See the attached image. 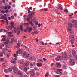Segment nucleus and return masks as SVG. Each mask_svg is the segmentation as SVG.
I'll return each mask as SVG.
<instances>
[{
  "instance_id": "nucleus-1",
  "label": "nucleus",
  "mask_w": 77,
  "mask_h": 77,
  "mask_svg": "<svg viewBox=\"0 0 77 77\" xmlns=\"http://www.w3.org/2000/svg\"><path fill=\"white\" fill-rule=\"evenodd\" d=\"M62 56L63 57L64 59V60H66L67 59V57H68V54L67 53L65 52L64 53H63L62 54Z\"/></svg>"
},
{
  "instance_id": "nucleus-2",
  "label": "nucleus",
  "mask_w": 77,
  "mask_h": 77,
  "mask_svg": "<svg viewBox=\"0 0 77 77\" xmlns=\"http://www.w3.org/2000/svg\"><path fill=\"white\" fill-rule=\"evenodd\" d=\"M62 58L63 57L62 56H58L55 58V59L57 61H59V60H61Z\"/></svg>"
},
{
  "instance_id": "nucleus-3",
  "label": "nucleus",
  "mask_w": 77,
  "mask_h": 77,
  "mask_svg": "<svg viewBox=\"0 0 77 77\" xmlns=\"http://www.w3.org/2000/svg\"><path fill=\"white\" fill-rule=\"evenodd\" d=\"M69 60L71 65H74L75 64V61H74V59H71Z\"/></svg>"
},
{
  "instance_id": "nucleus-4",
  "label": "nucleus",
  "mask_w": 77,
  "mask_h": 77,
  "mask_svg": "<svg viewBox=\"0 0 77 77\" xmlns=\"http://www.w3.org/2000/svg\"><path fill=\"white\" fill-rule=\"evenodd\" d=\"M57 70L58 71V72L57 73V74L60 75L62 74V72L61 71H62V69H57Z\"/></svg>"
},
{
  "instance_id": "nucleus-5",
  "label": "nucleus",
  "mask_w": 77,
  "mask_h": 77,
  "mask_svg": "<svg viewBox=\"0 0 77 77\" xmlns=\"http://www.w3.org/2000/svg\"><path fill=\"white\" fill-rule=\"evenodd\" d=\"M30 73L31 75V77H35V73L34 71H30Z\"/></svg>"
},
{
  "instance_id": "nucleus-6",
  "label": "nucleus",
  "mask_w": 77,
  "mask_h": 77,
  "mask_svg": "<svg viewBox=\"0 0 77 77\" xmlns=\"http://www.w3.org/2000/svg\"><path fill=\"white\" fill-rule=\"evenodd\" d=\"M26 29L29 32H30L32 30V28L29 26H27Z\"/></svg>"
},
{
  "instance_id": "nucleus-7",
  "label": "nucleus",
  "mask_w": 77,
  "mask_h": 77,
  "mask_svg": "<svg viewBox=\"0 0 77 77\" xmlns=\"http://www.w3.org/2000/svg\"><path fill=\"white\" fill-rule=\"evenodd\" d=\"M56 65L57 68H60L61 67V65L59 63H56Z\"/></svg>"
},
{
  "instance_id": "nucleus-8",
  "label": "nucleus",
  "mask_w": 77,
  "mask_h": 77,
  "mask_svg": "<svg viewBox=\"0 0 77 77\" xmlns=\"http://www.w3.org/2000/svg\"><path fill=\"white\" fill-rule=\"evenodd\" d=\"M57 9H60V10H63V8H62V6L60 4H59L58 5V8H57Z\"/></svg>"
},
{
  "instance_id": "nucleus-9",
  "label": "nucleus",
  "mask_w": 77,
  "mask_h": 77,
  "mask_svg": "<svg viewBox=\"0 0 77 77\" xmlns=\"http://www.w3.org/2000/svg\"><path fill=\"white\" fill-rule=\"evenodd\" d=\"M12 68L14 70V71H17V68L15 67V66H12Z\"/></svg>"
},
{
  "instance_id": "nucleus-10",
  "label": "nucleus",
  "mask_w": 77,
  "mask_h": 77,
  "mask_svg": "<svg viewBox=\"0 0 77 77\" xmlns=\"http://www.w3.org/2000/svg\"><path fill=\"white\" fill-rule=\"evenodd\" d=\"M68 32L70 33H72V30L71 29H69V27H68Z\"/></svg>"
},
{
  "instance_id": "nucleus-11",
  "label": "nucleus",
  "mask_w": 77,
  "mask_h": 77,
  "mask_svg": "<svg viewBox=\"0 0 77 77\" xmlns=\"http://www.w3.org/2000/svg\"><path fill=\"white\" fill-rule=\"evenodd\" d=\"M68 25H69V27H73V25L72 24V23H69L68 24Z\"/></svg>"
},
{
  "instance_id": "nucleus-12",
  "label": "nucleus",
  "mask_w": 77,
  "mask_h": 77,
  "mask_svg": "<svg viewBox=\"0 0 77 77\" xmlns=\"http://www.w3.org/2000/svg\"><path fill=\"white\" fill-rule=\"evenodd\" d=\"M72 53L73 56H75V55H76V51L74 50H73L72 51Z\"/></svg>"
},
{
  "instance_id": "nucleus-13",
  "label": "nucleus",
  "mask_w": 77,
  "mask_h": 77,
  "mask_svg": "<svg viewBox=\"0 0 77 77\" xmlns=\"http://www.w3.org/2000/svg\"><path fill=\"white\" fill-rule=\"evenodd\" d=\"M42 65V63H38L37 64V65L38 66H39V67L41 66Z\"/></svg>"
},
{
  "instance_id": "nucleus-14",
  "label": "nucleus",
  "mask_w": 77,
  "mask_h": 77,
  "mask_svg": "<svg viewBox=\"0 0 77 77\" xmlns=\"http://www.w3.org/2000/svg\"><path fill=\"white\" fill-rule=\"evenodd\" d=\"M29 23L30 24L32 27H33L34 26V24H33V22L32 21H30L29 22Z\"/></svg>"
},
{
  "instance_id": "nucleus-15",
  "label": "nucleus",
  "mask_w": 77,
  "mask_h": 77,
  "mask_svg": "<svg viewBox=\"0 0 77 77\" xmlns=\"http://www.w3.org/2000/svg\"><path fill=\"white\" fill-rule=\"evenodd\" d=\"M6 28H7L8 30H9V29L12 30V28L11 26H9L8 27H6Z\"/></svg>"
},
{
  "instance_id": "nucleus-16",
  "label": "nucleus",
  "mask_w": 77,
  "mask_h": 77,
  "mask_svg": "<svg viewBox=\"0 0 77 77\" xmlns=\"http://www.w3.org/2000/svg\"><path fill=\"white\" fill-rule=\"evenodd\" d=\"M9 42V40H7L6 41L4 42V44L5 45H7L8 44V42Z\"/></svg>"
},
{
  "instance_id": "nucleus-17",
  "label": "nucleus",
  "mask_w": 77,
  "mask_h": 77,
  "mask_svg": "<svg viewBox=\"0 0 77 77\" xmlns=\"http://www.w3.org/2000/svg\"><path fill=\"white\" fill-rule=\"evenodd\" d=\"M3 47H4V45L2 43L0 44V49H2Z\"/></svg>"
},
{
  "instance_id": "nucleus-18",
  "label": "nucleus",
  "mask_w": 77,
  "mask_h": 77,
  "mask_svg": "<svg viewBox=\"0 0 77 77\" xmlns=\"http://www.w3.org/2000/svg\"><path fill=\"white\" fill-rule=\"evenodd\" d=\"M17 74L19 75H22V73L20 71V70H18L17 71Z\"/></svg>"
},
{
  "instance_id": "nucleus-19",
  "label": "nucleus",
  "mask_w": 77,
  "mask_h": 77,
  "mask_svg": "<svg viewBox=\"0 0 77 77\" xmlns=\"http://www.w3.org/2000/svg\"><path fill=\"white\" fill-rule=\"evenodd\" d=\"M4 72L5 73H9V71H8V69H5L4 70Z\"/></svg>"
},
{
  "instance_id": "nucleus-20",
  "label": "nucleus",
  "mask_w": 77,
  "mask_h": 77,
  "mask_svg": "<svg viewBox=\"0 0 77 77\" xmlns=\"http://www.w3.org/2000/svg\"><path fill=\"white\" fill-rule=\"evenodd\" d=\"M32 35H34L35 34H38V32L37 31H35L32 33Z\"/></svg>"
},
{
  "instance_id": "nucleus-21",
  "label": "nucleus",
  "mask_w": 77,
  "mask_h": 77,
  "mask_svg": "<svg viewBox=\"0 0 77 77\" xmlns=\"http://www.w3.org/2000/svg\"><path fill=\"white\" fill-rule=\"evenodd\" d=\"M28 17L31 19L32 18V14L31 13L30 14Z\"/></svg>"
},
{
  "instance_id": "nucleus-22",
  "label": "nucleus",
  "mask_w": 77,
  "mask_h": 77,
  "mask_svg": "<svg viewBox=\"0 0 77 77\" xmlns=\"http://www.w3.org/2000/svg\"><path fill=\"white\" fill-rule=\"evenodd\" d=\"M62 67L63 68V69H66L67 68V66H66V65H63Z\"/></svg>"
},
{
  "instance_id": "nucleus-23",
  "label": "nucleus",
  "mask_w": 77,
  "mask_h": 77,
  "mask_svg": "<svg viewBox=\"0 0 77 77\" xmlns=\"http://www.w3.org/2000/svg\"><path fill=\"white\" fill-rule=\"evenodd\" d=\"M37 61L38 62H42V59H40L38 60Z\"/></svg>"
},
{
  "instance_id": "nucleus-24",
  "label": "nucleus",
  "mask_w": 77,
  "mask_h": 77,
  "mask_svg": "<svg viewBox=\"0 0 77 77\" xmlns=\"http://www.w3.org/2000/svg\"><path fill=\"white\" fill-rule=\"evenodd\" d=\"M11 63H15L16 62V61L15 60H11Z\"/></svg>"
},
{
  "instance_id": "nucleus-25",
  "label": "nucleus",
  "mask_w": 77,
  "mask_h": 77,
  "mask_svg": "<svg viewBox=\"0 0 77 77\" xmlns=\"http://www.w3.org/2000/svg\"><path fill=\"white\" fill-rule=\"evenodd\" d=\"M18 52L19 54H21L22 53V51L20 49H18Z\"/></svg>"
},
{
  "instance_id": "nucleus-26",
  "label": "nucleus",
  "mask_w": 77,
  "mask_h": 77,
  "mask_svg": "<svg viewBox=\"0 0 77 77\" xmlns=\"http://www.w3.org/2000/svg\"><path fill=\"white\" fill-rule=\"evenodd\" d=\"M20 43H18L17 45V46L16 47L17 48H18L20 47Z\"/></svg>"
},
{
  "instance_id": "nucleus-27",
  "label": "nucleus",
  "mask_w": 77,
  "mask_h": 77,
  "mask_svg": "<svg viewBox=\"0 0 77 77\" xmlns=\"http://www.w3.org/2000/svg\"><path fill=\"white\" fill-rule=\"evenodd\" d=\"M30 63V62L29 61H27V63H25V65L26 66H28V65Z\"/></svg>"
},
{
  "instance_id": "nucleus-28",
  "label": "nucleus",
  "mask_w": 77,
  "mask_h": 77,
  "mask_svg": "<svg viewBox=\"0 0 77 77\" xmlns=\"http://www.w3.org/2000/svg\"><path fill=\"white\" fill-rule=\"evenodd\" d=\"M8 69L9 72H11L12 71V69L11 68H8Z\"/></svg>"
},
{
  "instance_id": "nucleus-29",
  "label": "nucleus",
  "mask_w": 77,
  "mask_h": 77,
  "mask_svg": "<svg viewBox=\"0 0 77 77\" xmlns=\"http://www.w3.org/2000/svg\"><path fill=\"white\" fill-rule=\"evenodd\" d=\"M30 18L29 17H27V18L26 19V20L27 21V22H29V21H30Z\"/></svg>"
},
{
  "instance_id": "nucleus-30",
  "label": "nucleus",
  "mask_w": 77,
  "mask_h": 77,
  "mask_svg": "<svg viewBox=\"0 0 77 77\" xmlns=\"http://www.w3.org/2000/svg\"><path fill=\"white\" fill-rule=\"evenodd\" d=\"M70 38H71V39L72 38H74V35H70L69 36Z\"/></svg>"
},
{
  "instance_id": "nucleus-31",
  "label": "nucleus",
  "mask_w": 77,
  "mask_h": 77,
  "mask_svg": "<svg viewBox=\"0 0 77 77\" xmlns=\"http://www.w3.org/2000/svg\"><path fill=\"white\" fill-rule=\"evenodd\" d=\"M23 25L25 26H29V23H24Z\"/></svg>"
},
{
  "instance_id": "nucleus-32",
  "label": "nucleus",
  "mask_w": 77,
  "mask_h": 77,
  "mask_svg": "<svg viewBox=\"0 0 77 77\" xmlns=\"http://www.w3.org/2000/svg\"><path fill=\"white\" fill-rule=\"evenodd\" d=\"M14 31L15 33H16L17 32V28L15 27H14Z\"/></svg>"
},
{
  "instance_id": "nucleus-33",
  "label": "nucleus",
  "mask_w": 77,
  "mask_h": 77,
  "mask_svg": "<svg viewBox=\"0 0 77 77\" xmlns=\"http://www.w3.org/2000/svg\"><path fill=\"white\" fill-rule=\"evenodd\" d=\"M28 14H30V13L31 11H30V10L29 8H28Z\"/></svg>"
},
{
  "instance_id": "nucleus-34",
  "label": "nucleus",
  "mask_w": 77,
  "mask_h": 77,
  "mask_svg": "<svg viewBox=\"0 0 77 77\" xmlns=\"http://www.w3.org/2000/svg\"><path fill=\"white\" fill-rule=\"evenodd\" d=\"M69 60H70V59H72V55H69Z\"/></svg>"
},
{
  "instance_id": "nucleus-35",
  "label": "nucleus",
  "mask_w": 77,
  "mask_h": 77,
  "mask_svg": "<svg viewBox=\"0 0 77 77\" xmlns=\"http://www.w3.org/2000/svg\"><path fill=\"white\" fill-rule=\"evenodd\" d=\"M36 29V26H34L33 28V30H35Z\"/></svg>"
},
{
  "instance_id": "nucleus-36",
  "label": "nucleus",
  "mask_w": 77,
  "mask_h": 77,
  "mask_svg": "<svg viewBox=\"0 0 77 77\" xmlns=\"http://www.w3.org/2000/svg\"><path fill=\"white\" fill-rule=\"evenodd\" d=\"M3 56V54L2 53H0V57H2Z\"/></svg>"
},
{
  "instance_id": "nucleus-37",
  "label": "nucleus",
  "mask_w": 77,
  "mask_h": 77,
  "mask_svg": "<svg viewBox=\"0 0 77 77\" xmlns=\"http://www.w3.org/2000/svg\"><path fill=\"white\" fill-rule=\"evenodd\" d=\"M30 56V54H28L26 56V58H28V57H29V56Z\"/></svg>"
},
{
  "instance_id": "nucleus-38",
  "label": "nucleus",
  "mask_w": 77,
  "mask_h": 77,
  "mask_svg": "<svg viewBox=\"0 0 77 77\" xmlns=\"http://www.w3.org/2000/svg\"><path fill=\"white\" fill-rule=\"evenodd\" d=\"M11 42H14V38H11Z\"/></svg>"
},
{
  "instance_id": "nucleus-39",
  "label": "nucleus",
  "mask_w": 77,
  "mask_h": 77,
  "mask_svg": "<svg viewBox=\"0 0 77 77\" xmlns=\"http://www.w3.org/2000/svg\"><path fill=\"white\" fill-rule=\"evenodd\" d=\"M17 35H20V30H19L18 31H17Z\"/></svg>"
},
{
  "instance_id": "nucleus-40",
  "label": "nucleus",
  "mask_w": 77,
  "mask_h": 77,
  "mask_svg": "<svg viewBox=\"0 0 77 77\" xmlns=\"http://www.w3.org/2000/svg\"><path fill=\"white\" fill-rule=\"evenodd\" d=\"M73 26L74 27V28H77V24H74V26Z\"/></svg>"
},
{
  "instance_id": "nucleus-41",
  "label": "nucleus",
  "mask_w": 77,
  "mask_h": 77,
  "mask_svg": "<svg viewBox=\"0 0 77 77\" xmlns=\"http://www.w3.org/2000/svg\"><path fill=\"white\" fill-rule=\"evenodd\" d=\"M26 54H27V52H24L23 53V56H26Z\"/></svg>"
},
{
  "instance_id": "nucleus-42",
  "label": "nucleus",
  "mask_w": 77,
  "mask_h": 77,
  "mask_svg": "<svg viewBox=\"0 0 77 77\" xmlns=\"http://www.w3.org/2000/svg\"><path fill=\"white\" fill-rule=\"evenodd\" d=\"M50 7H49V9H52V8H53V7L52 6V5H50Z\"/></svg>"
},
{
  "instance_id": "nucleus-43",
  "label": "nucleus",
  "mask_w": 77,
  "mask_h": 77,
  "mask_svg": "<svg viewBox=\"0 0 77 77\" xmlns=\"http://www.w3.org/2000/svg\"><path fill=\"white\" fill-rule=\"evenodd\" d=\"M6 24L7 25H8L9 23V21H8V20H6Z\"/></svg>"
},
{
  "instance_id": "nucleus-44",
  "label": "nucleus",
  "mask_w": 77,
  "mask_h": 77,
  "mask_svg": "<svg viewBox=\"0 0 77 77\" xmlns=\"http://www.w3.org/2000/svg\"><path fill=\"white\" fill-rule=\"evenodd\" d=\"M12 5V2H9V5H10V6H11Z\"/></svg>"
},
{
  "instance_id": "nucleus-45",
  "label": "nucleus",
  "mask_w": 77,
  "mask_h": 77,
  "mask_svg": "<svg viewBox=\"0 0 77 77\" xmlns=\"http://www.w3.org/2000/svg\"><path fill=\"white\" fill-rule=\"evenodd\" d=\"M70 41L72 44H73V43H74V40H72Z\"/></svg>"
},
{
  "instance_id": "nucleus-46",
  "label": "nucleus",
  "mask_w": 77,
  "mask_h": 77,
  "mask_svg": "<svg viewBox=\"0 0 77 77\" xmlns=\"http://www.w3.org/2000/svg\"><path fill=\"white\" fill-rule=\"evenodd\" d=\"M64 11L65 12H66V13H67L68 12V9H65L64 10Z\"/></svg>"
},
{
  "instance_id": "nucleus-47",
  "label": "nucleus",
  "mask_w": 77,
  "mask_h": 77,
  "mask_svg": "<svg viewBox=\"0 0 77 77\" xmlns=\"http://www.w3.org/2000/svg\"><path fill=\"white\" fill-rule=\"evenodd\" d=\"M48 76V73H47L45 75V77H47Z\"/></svg>"
},
{
  "instance_id": "nucleus-48",
  "label": "nucleus",
  "mask_w": 77,
  "mask_h": 77,
  "mask_svg": "<svg viewBox=\"0 0 77 77\" xmlns=\"http://www.w3.org/2000/svg\"><path fill=\"white\" fill-rule=\"evenodd\" d=\"M20 28L21 29V30H23V27H22V25H20Z\"/></svg>"
},
{
  "instance_id": "nucleus-49",
  "label": "nucleus",
  "mask_w": 77,
  "mask_h": 77,
  "mask_svg": "<svg viewBox=\"0 0 77 77\" xmlns=\"http://www.w3.org/2000/svg\"><path fill=\"white\" fill-rule=\"evenodd\" d=\"M11 54H8L7 55V57H8V58L9 57V56H11Z\"/></svg>"
},
{
  "instance_id": "nucleus-50",
  "label": "nucleus",
  "mask_w": 77,
  "mask_h": 77,
  "mask_svg": "<svg viewBox=\"0 0 77 77\" xmlns=\"http://www.w3.org/2000/svg\"><path fill=\"white\" fill-rule=\"evenodd\" d=\"M14 57H17V56H18V54H14Z\"/></svg>"
},
{
  "instance_id": "nucleus-51",
  "label": "nucleus",
  "mask_w": 77,
  "mask_h": 77,
  "mask_svg": "<svg viewBox=\"0 0 77 77\" xmlns=\"http://www.w3.org/2000/svg\"><path fill=\"white\" fill-rule=\"evenodd\" d=\"M8 9H11V6H9V5H8Z\"/></svg>"
},
{
  "instance_id": "nucleus-52",
  "label": "nucleus",
  "mask_w": 77,
  "mask_h": 77,
  "mask_svg": "<svg viewBox=\"0 0 77 77\" xmlns=\"http://www.w3.org/2000/svg\"><path fill=\"white\" fill-rule=\"evenodd\" d=\"M35 39V40H36V41L37 42H38V43L39 42H38V38H36Z\"/></svg>"
},
{
  "instance_id": "nucleus-53",
  "label": "nucleus",
  "mask_w": 77,
  "mask_h": 77,
  "mask_svg": "<svg viewBox=\"0 0 77 77\" xmlns=\"http://www.w3.org/2000/svg\"><path fill=\"white\" fill-rule=\"evenodd\" d=\"M43 60L44 61V62H46V61H47V60L45 58H43Z\"/></svg>"
},
{
  "instance_id": "nucleus-54",
  "label": "nucleus",
  "mask_w": 77,
  "mask_h": 77,
  "mask_svg": "<svg viewBox=\"0 0 77 77\" xmlns=\"http://www.w3.org/2000/svg\"><path fill=\"white\" fill-rule=\"evenodd\" d=\"M10 24H11V25H14V23L13 22H11L10 23Z\"/></svg>"
},
{
  "instance_id": "nucleus-55",
  "label": "nucleus",
  "mask_w": 77,
  "mask_h": 77,
  "mask_svg": "<svg viewBox=\"0 0 77 77\" xmlns=\"http://www.w3.org/2000/svg\"><path fill=\"white\" fill-rule=\"evenodd\" d=\"M24 69L25 71H27V67H25L24 68Z\"/></svg>"
},
{
  "instance_id": "nucleus-56",
  "label": "nucleus",
  "mask_w": 77,
  "mask_h": 77,
  "mask_svg": "<svg viewBox=\"0 0 77 77\" xmlns=\"http://www.w3.org/2000/svg\"><path fill=\"white\" fill-rule=\"evenodd\" d=\"M2 13H3V14H5V11H4L3 10H2L1 11Z\"/></svg>"
},
{
  "instance_id": "nucleus-57",
  "label": "nucleus",
  "mask_w": 77,
  "mask_h": 77,
  "mask_svg": "<svg viewBox=\"0 0 77 77\" xmlns=\"http://www.w3.org/2000/svg\"><path fill=\"white\" fill-rule=\"evenodd\" d=\"M34 69H35V70H38V68H37V67H35Z\"/></svg>"
},
{
  "instance_id": "nucleus-58",
  "label": "nucleus",
  "mask_w": 77,
  "mask_h": 77,
  "mask_svg": "<svg viewBox=\"0 0 77 77\" xmlns=\"http://www.w3.org/2000/svg\"><path fill=\"white\" fill-rule=\"evenodd\" d=\"M3 60H4V59H3V58H1V62H3Z\"/></svg>"
},
{
  "instance_id": "nucleus-59",
  "label": "nucleus",
  "mask_w": 77,
  "mask_h": 77,
  "mask_svg": "<svg viewBox=\"0 0 77 77\" xmlns=\"http://www.w3.org/2000/svg\"><path fill=\"white\" fill-rule=\"evenodd\" d=\"M5 12L6 13H8V12H9V10L8 9L6 10H5Z\"/></svg>"
},
{
  "instance_id": "nucleus-60",
  "label": "nucleus",
  "mask_w": 77,
  "mask_h": 77,
  "mask_svg": "<svg viewBox=\"0 0 77 77\" xmlns=\"http://www.w3.org/2000/svg\"><path fill=\"white\" fill-rule=\"evenodd\" d=\"M31 14L32 15H35V12L33 11H32L31 12Z\"/></svg>"
},
{
  "instance_id": "nucleus-61",
  "label": "nucleus",
  "mask_w": 77,
  "mask_h": 77,
  "mask_svg": "<svg viewBox=\"0 0 77 77\" xmlns=\"http://www.w3.org/2000/svg\"><path fill=\"white\" fill-rule=\"evenodd\" d=\"M4 8L5 9H7L8 8V7H7V6H5Z\"/></svg>"
},
{
  "instance_id": "nucleus-62",
  "label": "nucleus",
  "mask_w": 77,
  "mask_h": 77,
  "mask_svg": "<svg viewBox=\"0 0 77 77\" xmlns=\"http://www.w3.org/2000/svg\"><path fill=\"white\" fill-rule=\"evenodd\" d=\"M3 29H0V32H3Z\"/></svg>"
},
{
  "instance_id": "nucleus-63",
  "label": "nucleus",
  "mask_w": 77,
  "mask_h": 77,
  "mask_svg": "<svg viewBox=\"0 0 77 77\" xmlns=\"http://www.w3.org/2000/svg\"><path fill=\"white\" fill-rule=\"evenodd\" d=\"M24 31L25 32L27 33V29H24Z\"/></svg>"
},
{
  "instance_id": "nucleus-64",
  "label": "nucleus",
  "mask_w": 77,
  "mask_h": 77,
  "mask_svg": "<svg viewBox=\"0 0 77 77\" xmlns=\"http://www.w3.org/2000/svg\"><path fill=\"white\" fill-rule=\"evenodd\" d=\"M8 20L9 21H10V20H11V18L10 17H8Z\"/></svg>"
}]
</instances>
